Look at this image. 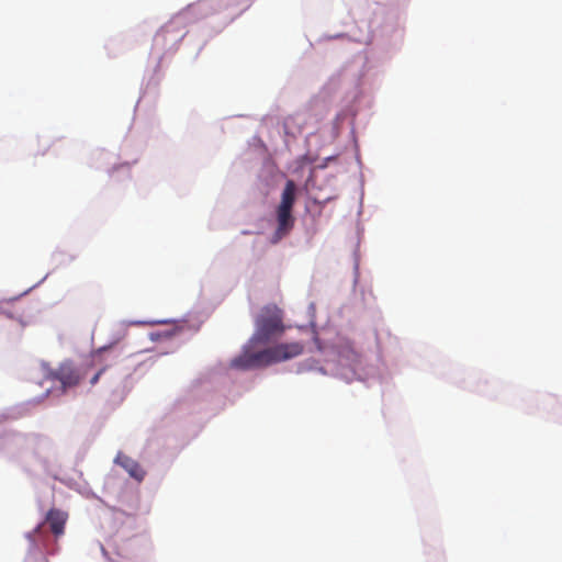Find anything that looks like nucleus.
Listing matches in <instances>:
<instances>
[{
    "mask_svg": "<svg viewBox=\"0 0 562 562\" xmlns=\"http://www.w3.org/2000/svg\"><path fill=\"white\" fill-rule=\"evenodd\" d=\"M278 227L274 233L273 243H277L284 237L293 227L294 218L292 216V210L280 209L277 210Z\"/></svg>",
    "mask_w": 562,
    "mask_h": 562,
    "instance_id": "obj_6",
    "label": "nucleus"
},
{
    "mask_svg": "<svg viewBox=\"0 0 562 562\" xmlns=\"http://www.w3.org/2000/svg\"><path fill=\"white\" fill-rule=\"evenodd\" d=\"M284 329L282 311L276 305L265 306L256 318V331L250 344L267 345L280 337Z\"/></svg>",
    "mask_w": 562,
    "mask_h": 562,
    "instance_id": "obj_2",
    "label": "nucleus"
},
{
    "mask_svg": "<svg viewBox=\"0 0 562 562\" xmlns=\"http://www.w3.org/2000/svg\"><path fill=\"white\" fill-rule=\"evenodd\" d=\"M296 187L292 180L286 181L281 195V202L278 207L292 210L295 202Z\"/></svg>",
    "mask_w": 562,
    "mask_h": 562,
    "instance_id": "obj_9",
    "label": "nucleus"
},
{
    "mask_svg": "<svg viewBox=\"0 0 562 562\" xmlns=\"http://www.w3.org/2000/svg\"><path fill=\"white\" fill-rule=\"evenodd\" d=\"M338 352L341 360H345L347 364H353L360 360V353L349 341L341 344Z\"/></svg>",
    "mask_w": 562,
    "mask_h": 562,
    "instance_id": "obj_10",
    "label": "nucleus"
},
{
    "mask_svg": "<svg viewBox=\"0 0 562 562\" xmlns=\"http://www.w3.org/2000/svg\"><path fill=\"white\" fill-rule=\"evenodd\" d=\"M272 363H277V361H274L272 347L256 352H250L246 349L239 357L232 361L233 367L241 370L267 367Z\"/></svg>",
    "mask_w": 562,
    "mask_h": 562,
    "instance_id": "obj_3",
    "label": "nucleus"
},
{
    "mask_svg": "<svg viewBox=\"0 0 562 562\" xmlns=\"http://www.w3.org/2000/svg\"><path fill=\"white\" fill-rule=\"evenodd\" d=\"M115 463L121 465L135 480L139 482L143 481L145 471L136 460L122 452H119L115 458Z\"/></svg>",
    "mask_w": 562,
    "mask_h": 562,
    "instance_id": "obj_8",
    "label": "nucleus"
},
{
    "mask_svg": "<svg viewBox=\"0 0 562 562\" xmlns=\"http://www.w3.org/2000/svg\"><path fill=\"white\" fill-rule=\"evenodd\" d=\"M274 361L281 362L293 359L302 355L304 346L301 342H285L272 347Z\"/></svg>",
    "mask_w": 562,
    "mask_h": 562,
    "instance_id": "obj_5",
    "label": "nucleus"
},
{
    "mask_svg": "<svg viewBox=\"0 0 562 562\" xmlns=\"http://www.w3.org/2000/svg\"><path fill=\"white\" fill-rule=\"evenodd\" d=\"M110 346L101 347L83 361L80 366H75L71 361H65L52 372V378L61 384L64 391L79 385L91 371H94L90 378V385L93 386L98 383L100 376L111 367L112 361L106 357L110 351Z\"/></svg>",
    "mask_w": 562,
    "mask_h": 562,
    "instance_id": "obj_1",
    "label": "nucleus"
},
{
    "mask_svg": "<svg viewBox=\"0 0 562 562\" xmlns=\"http://www.w3.org/2000/svg\"><path fill=\"white\" fill-rule=\"evenodd\" d=\"M43 525H44V524H41V525H38V526L34 529L33 533L31 535V537H32L33 539H35V537L40 533V531H41V529H42Z\"/></svg>",
    "mask_w": 562,
    "mask_h": 562,
    "instance_id": "obj_11",
    "label": "nucleus"
},
{
    "mask_svg": "<svg viewBox=\"0 0 562 562\" xmlns=\"http://www.w3.org/2000/svg\"><path fill=\"white\" fill-rule=\"evenodd\" d=\"M236 0H203L195 5H190L181 15L183 20H187L189 15L196 14L201 16H207L212 13H220L229 9Z\"/></svg>",
    "mask_w": 562,
    "mask_h": 562,
    "instance_id": "obj_4",
    "label": "nucleus"
},
{
    "mask_svg": "<svg viewBox=\"0 0 562 562\" xmlns=\"http://www.w3.org/2000/svg\"><path fill=\"white\" fill-rule=\"evenodd\" d=\"M67 519V513L60 509L52 508L46 514L45 524H48L49 529L55 537H59L65 531V525Z\"/></svg>",
    "mask_w": 562,
    "mask_h": 562,
    "instance_id": "obj_7",
    "label": "nucleus"
}]
</instances>
